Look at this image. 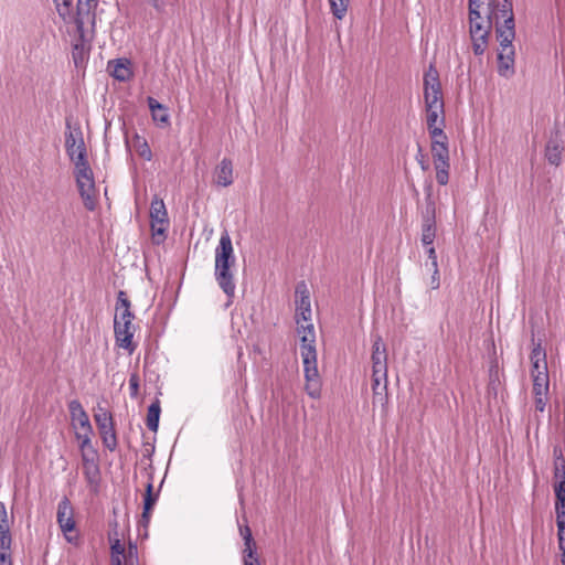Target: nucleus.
Instances as JSON below:
<instances>
[{
	"label": "nucleus",
	"mask_w": 565,
	"mask_h": 565,
	"mask_svg": "<svg viewBox=\"0 0 565 565\" xmlns=\"http://www.w3.org/2000/svg\"><path fill=\"white\" fill-rule=\"evenodd\" d=\"M138 154L147 160V161H150L152 159V151L148 145V142L146 140H143L139 147H138Z\"/></svg>",
	"instance_id": "nucleus-45"
},
{
	"label": "nucleus",
	"mask_w": 565,
	"mask_h": 565,
	"mask_svg": "<svg viewBox=\"0 0 565 565\" xmlns=\"http://www.w3.org/2000/svg\"><path fill=\"white\" fill-rule=\"evenodd\" d=\"M372 374L374 376H387V362H375L372 364Z\"/></svg>",
	"instance_id": "nucleus-42"
},
{
	"label": "nucleus",
	"mask_w": 565,
	"mask_h": 565,
	"mask_svg": "<svg viewBox=\"0 0 565 565\" xmlns=\"http://www.w3.org/2000/svg\"><path fill=\"white\" fill-rule=\"evenodd\" d=\"M65 148L74 166L79 164V162L87 161L86 148L81 130L68 131L65 134Z\"/></svg>",
	"instance_id": "nucleus-9"
},
{
	"label": "nucleus",
	"mask_w": 565,
	"mask_h": 565,
	"mask_svg": "<svg viewBox=\"0 0 565 565\" xmlns=\"http://www.w3.org/2000/svg\"><path fill=\"white\" fill-rule=\"evenodd\" d=\"M416 160L418 162V164L420 166L422 170L423 171H427L429 169V163L428 161L426 160V157L425 154L423 153L422 151V148L418 147V152L416 154Z\"/></svg>",
	"instance_id": "nucleus-48"
},
{
	"label": "nucleus",
	"mask_w": 565,
	"mask_h": 565,
	"mask_svg": "<svg viewBox=\"0 0 565 565\" xmlns=\"http://www.w3.org/2000/svg\"><path fill=\"white\" fill-rule=\"evenodd\" d=\"M241 534L244 540V550L248 551V555H250V548H256L250 529L248 526H245L244 529L241 527Z\"/></svg>",
	"instance_id": "nucleus-40"
},
{
	"label": "nucleus",
	"mask_w": 565,
	"mask_h": 565,
	"mask_svg": "<svg viewBox=\"0 0 565 565\" xmlns=\"http://www.w3.org/2000/svg\"><path fill=\"white\" fill-rule=\"evenodd\" d=\"M234 264L235 263H220L215 264L214 267L215 280L230 299L227 306L232 302V298L235 296L236 289L233 273L231 271V266Z\"/></svg>",
	"instance_id": "nucleus-10"
},
{
	"label": "nucleus",
	"mask_w": 565,
	"mask_h": 565,
	"mask_svg": "<svg viewBox=\"0 0 565 565\" xmlns=\"http://www.w3.org/2000/svg\"><path fill=\"white\" fill-rule=\"evenodd\" d=\"M436 237V227L434 216H426L422 227V243L430 246Z\"/></svg>",
	"instance_id": "nucleus-22"
},
{
	"label": "nucleus",
	"mask_w": 565,
	"mask_h": 565,
	"mask_svg": "<svg viewBox=\"0 0 565 565\" xmlns=\"http://www.w3.org/2000/svg\"><path fill=\"white\" fill-rule=\"evenodd\" d=\"M72 56L75 65H78L84 61L86 56V44L84 43V41H81L73 45Z\"/></svg>",
	"instance_id": "nucleus-37"
},
{
	"label": "nucleus",
	"mask_w": 565,
	"mask_h": 565,
	"mask_svg": "<svg viewBox=\"0 0 565 565\" xmlns=\"http://www.w3.org/2000/svg\"><path fill=\"white\" fill-rule=\"evenodd\" d=\"M431 139V156L434 164L449 163V149H448V137L443 134L440 138L436 137Z\"/></svg>",
	"instance_id": "nucleus-17"
},
{
	"label": "nucleus",
	"mask_w": 565,
	"mask_h": 565,
	"mask_svg": "<svg viewBox=\"0 0 565 565\" xmlns=\"http://www.w3.org/2000/svg\"><path fill=\"white\" fill-rule=\"evenodd\" d=\"M2 530H10V521L6 504L0 502V531Z\"/></svg>",
	"instance_id": "nucleus-41"
},
{
	"label": "nucleus",
	"mask_w": 565,
	"mask_h": 565,
	"mask_svg": "<svg viewBox=\"0 0 565 565\" xmlns=\"http://www.w3.org/2000/svg\"><path fill=\"white\" fill-rule=\"evenodd\" d=\"M548 401V395L534 396V405L537 412L543 413L545 411Z\"/></svg>",
	"instance_id": "nucleus-47"
},
{
	"label": "nucleus",
	"mask_w": 565,
	"mask_h": 565,
	"mask_svg": "<svg viewBox=\"0 0 565 565\" xmlns=\"http://www.w3.org/2000/svg\"><path fill=\"white\" fill-rule=\"evenodd\" d=\"M0 565H12L11 556L0 554Z\"/></svg>",
	"instance_id": "nucleus-54"
},
{
	"label": "nucleus",
	"mask_w": 565,
	"mask_h": 565,
	"mask_svg": "<svg viewBox=\"0 0 565 565\" xmlns=\"http://www.w3.org/2000/svg\"><path fill=\"white\" fill-rule=\"evenodd\" d=\"M83 472L87 483L90 487L97 488L100 481V470L98 465L83 468Z\"/></svg>",
	"instance_id": "nucleus-31"
},
{
	"label": "nucleus",
	"mask_w": 565,
	"mask_h": 565,
	"mask_svg": "<svg viewBox=\"0 0 565 565\" xmlns=\"http://www.w3.org/2000/svg\"><path fill=\"white\" fill-rule=\"evenodd\" d=\"M303 364V374L306 380V393L313 399L321 396V380L317 366V351L306 349L301 354Z\"/></svg>",
	"instance_id": "nucleus-5"
},
{
	"label": "nucleus",
	"mask_w": 565,
	"mask_h": 565,
	"mask_svg": "<svg viewBox=\"0 0 565 565\" xmlns=\"http://www.w3.org/2000/svg\"><path fill=\"white\" fill-rule=\"evenodd\" d=\"M296 323L297 326L311 322L310 292L305 281L296 286Z\"/></svg>",
	"instance_id": "nucleus-7"
},
{
	"label": "nucleus",
	"mask_w": 565,
	"mask_h": 565,
	"mask_svg": "<svg viewBox=\"0 0 565 565\" xmlns=\"http://www.w3.org/2000/svg\"><path fill=\"white\" fill-rule=\"evenodd\" d=\"M75 178L78 192L83 199L85 207L89 211H93L96 206V190L93 171L88 164V161L79 162V164L75 166Z\"/></svg>",
	"instance_id": "nucleus-4"
},
{
	"label": "nucleus",
	"mask_w": 565,
	"mask_h": 565,
	"mask_svg": "<svg viewBox=\"0 0 565 565\" xmlns=\"http://www.w3.org/2000/svg\"><path fill=\"white\" fill-rule=\"evenodd\" d=\"M160 413L161 408L159 401H156L152 404H150L147 413V427L149 428V430L154 433L158 430Z\"/></svg>",
	"instance_id": "nucleus-26"
},
{
	"label": "nucleus",
	"mask_w": 565,
	"mask_h": 565,
	"mask_svg": "<svg viewBox=\"0 0 565 565\" xmlns=\"http://www.w3.org/2000/svg\"><path fill=\"white\" fill-rule=\"evenodd\" d=\"M434 167L436 170V180H437L438 184L446 185L449 181L450 164L441 162L439 164H434Z\"/></svg>",
	"instance_id": "nucleus-33"
},
{
	"label": "nucleus",
	"mask_w": 565,
	"mask_h": 565,
	"mask_svg": "<svg viewBox=\"0 0 565 565\" xmlns=\"http://www.w3.org/2000/svg\"><path fill=\"white\" fill-rule=\"evenodd\" d=\"M57 523L65 535V539L68 542H74L77 536H72L68 533H72L75 529V521L73 519V508L68 501V499L64 498L60 501L57 507Z\"/></svg>",
	"instance_id": "nucleus-12"
},
{
	"label": "nucleus",
	"mask_w": 565,
	"mask_h": 565,
	"mask_svg": "<svg viewBox=\"0 0 565 565\" xmlns=\"http://www.w3.org/2000/svg\"><path fill=\"white\" fill-rule=\"evenodd\" d=\"M372 390L374 399L379 398V401H382L383 397L386 396L387 376L380 377L372 374Z\"/></svg>",
	"instance_id": "nucleus-29"
},
{
	"label": "nucleus",
	"mask_w": 565,
	"mask_h": 565,
	"mask_svg": "<svg viewBox=\"0 0 565 565\" xmlns=\"http://www.w3.org/2000/svg\"><path fill=\"white\" fill-rule=\"evenodd\" d=\"M565 565V564H564Z\"/></svg>",
	"instance_id": "nucleus-57"
},
{
	"label": "nucleus",
	"mask_w": 565,
	"mask_h": 565,
	"mask_svg": "<svg viewBox=\"0 0 565 565\" xmlns=\"http://www.w3.org/2000/svg\"><path fill=\"white\" fill-rule=\"evenodd\" d=\"M104 446L114 451L117 447V436L114 428L111 414L104 408H99L94 415Z\"/></svg>",
	"instance_id": "nucleus-6"
},
{
	"label": "nucleus",
	"mask_w": 565,
	"mask_h": 565,
	"mask_svg": "<svg viewBox=\"0 0 565 565\" xmlns=\"http://www.w3.org/2000/svg\"><path fill=\"white\" fill-rule=\"evenodd\" d=\"M150 223L153 237L164 236L169 225L168 212L163 200L157 196L151 201Z\"/></svg>",
	"instance_id": "nucleus-8"
},
{
	"label": "nucleus",
	"mask_w": 565,
	"mask_h": 565,
	"mask_svg": "<svg viewBox=\"0 0 565 565\" xmlns=\"http://www.w3.org/2000/svg\"><path fill=\"white\" fill-rule=\"evenodd\" d=\"M555 513L557 527H563V524H565V504L555 503Z\"/></svg>",
	"instance_id": "nucleus-43"
},
{
	"label": "nucleus",
	"mask_w": 565,
	"mask_h": 565,
	"mask_svg": "<svg viewBox=\"0 0 565 565\" xmlns=\"http://www.w3.org/2000/svg\"><path fill=\"white\" fill-rule=\"evenodd\" d=\"M546 160L553 166H559L562 162V147L556 141H550L545 149Z\"/></svg>",
	"instance_id": "nucleus-28"
},
{
	"label": "nucleus",
	"mask_w": 565,
	"mask_h": 565,
	"mask_svg": "<svg viewBox=\"0 0 565 565\" xmlns=\"http://www.w3.org/2000/svg\"><path fill=\"white\" fill-rule=\"evenodd\" d=\"M562 468L565 469V466L562 465L561 467L558 465H555V471H554V476L556 479H559L562 480Z\"/></svg>",
	"instance_id": "nucleus-55"
},
{
	"label": "nucleus",
	"mask_w": 565,
	"mask_h": 565,
	"mask_svg": "<svg viewBox=\"0 0 565 565\" xmlns=\"http://www.w3.org/2000/svg\"><path fill=\"white\" fill-rule=\"evenodd\" d=\"M97 6V0H77L76 4V29L81 33V36H83L84 32V24H85V17L89 15L92 10Z\"/></svg>",
	"instance_id": "nucleus-21"
},
{
	"label": "nucleus",
	"mask_w": 565,
	"mask_h": 565,
	"mask_svg": "<svg viewBox=\"0 0 565 565\" xmlns=\"http://www.w3.org/2000/svg\"><path fill=\"white\" fill-rule=\"evenodd\" d=\"M58 15L66 21L71 17L72 0H54Z\"/></svg>",
	"instance_id": "nucleus-35"
},
{
	"label": "nucleus",
	"mask_w": 565,
	"mask_h": 565,
	"mask_svg": "<svg viewBox=\"0 0 565 565\" xmlns=\"http://www.w3.org/2000/svg\"><path fill=\"white\" fill-rule=\"evenodd\" d=\"M68 411L72 419V426L75 429H86L92 427L89 417L82 404L77 399H73L68 403Z\"/></svg>",
	"instance_id": "nucleus-16"
},
{
	"label": "nucleus",
	"mask_w": 565,
	"mask_h": 565,
	"mask_svg": "<svg viewBox=\"0 0 565 565\" xmlns=\"http://www.w3.org/2000/svg\"><path fill=\"white\" fill-rule=\"evenodd\" d=\"M505 14L504 23L498 26V73L500 76L509 77L514 74L515 51L513 40L515 38L514 14L510 10H502Z\"/></svg>",
	"instance_id": "nucleus-3"
},
{
	"label": "nucleus",
	"mask_w": 565,
	"mask_h": 565,
	"mask_svg": "<svg viewBox=\"0 0 565 565\" xmlns=\"http://www.w3.org/2000/svg\"><path fill=\"white\" fill-rule=\"evenodd\" d=\"M559 548L562 551V563L565 564V546Z\"/></svg>",
	"instance_id": "nucleus-56"
},
{
	"label": "nucleus",
	"mask_w": 565,
	"mask_h": 565,
	"mask_svg": "<svg viewBox=\"0 0 565 565\" xmlns=\"http://www.w3.org/2000/svg\"><path fill=\"white\" fill-rule=\"evenodd\" d=\"M135 316L130 310V301L126 297L124 291L118 292L117 305H116V313L114 319H119L121 322H127L132 324Z\"/></svg>",
	"instance_id": "nucleus-20"
},
{
	"label": "nucleus",
	"mask_w": 565,
	"mask_h": 565,
	"mask_svg": "<svg viewBox=\"0 0 565 565\" xmlns=\"http://www.w3.org/2000/svg\"><path fill=\"white\" fill-rule=\"evenodd\" d=\"M148 106L151 110L152 118L156 121H160L162 124H167L169 121V115L167 113L166 107L160 104L157 99L153 97H148Z\"/></svg>",
	"instance_id": "nucleus-24"
},
{
	"label": "nucleus",
	"mask_w": 565,
	"mask_h": 565,
	"mask_svg": "<svg viewBox=\"0 0 565 565\" xmlns=\"http://www.w3.org/2000/svg\"><path fill=\"white\" fill-rule=\"evenodd\" d=\"M530 360H531L530 373H531L532 380H539V377L550 379L547 361H546V352L542 348L541 343H537L534 345V348L531 351Z\"/></svg>",
	"instance_id": "nucleus-13"
},
{
	"label": "nucleus",
	"mask_w": 565,
	"mask_h": 565,
	"mask_svg": "<svg viewBox=\"0 0 565 565\" xmlns=\"http://www.w3.org/2000/svg\"><path fill=\"white\" fill-rule=\"evenodd\" d=\"M554 492L556 497L555 503H562L565 504V469L562 468V480L558 481V483L554 487Z\"/></svg>",
	"instance_id": "nucleus-38"
},
{
	"label": "nucleus",
	"mask_w": 565,
	"mask_h": 565,
	"mask_svg": "<svg viewBox=\"0 0 565 565\" xmlns=\"http://www.w3.org/2000/svg\"><path fill=\"white\" fill-rule=\"evenodd\" d=\"M11 543L10 530L0 531V554L10 555Z\"/></svg>",
	"instance_id": "nucleus-36"
},
{
	"label": "nucleus",
	"mask_w": 565,
	"mask_h": 565,
	"mask_svg": "<svg viewBox=\"0 0 565 565\" xmlns=\"http://www.w3.org/2000/svg\"><path fill=\"white\" fill-rule=\"evenodd\" d=\"M244 557V565H260L259 559L256 556V548H250V555H248V551H243Z\"/></svg>",
	"instance_id": "nucleus-44"
},
{
	"label": "nucleus",
	"mask_w": 565,
	"mask_h": 565,
	"mask_svg": "<svg viewBox=\"0 0 565 565\" xmlns=\"http://www.w3.org/2000/svg\"><path fill=\"white\" fill-rule=\"evenodd\" d=\"M124 565H139L138 564V547L135 543H129L127 553L122 556Z\"/></svg>",
	"instance_id": "nucleus-34"
},
{
	"label": "nucleus",
	"mask_w": 565,
	"mask_h": 565,
	"mask_svg": "<svg viewBox=\"0 0 565 565\" xmlns=\"http://www.w3.org/2000/svg\"><path fill=\"white\" fill-rule=\"evenodd\" d=\"M82 462L83 468L98 465L96 450L89 449L88 451H82Z\"/></svg>",
	"instance_id": "nucleus-39"
},
{
	"label": "nucleus",
	"mask_w": 565,
	"mask_h": 565,
	"mask_svg": "<svg viewBox=\"0 0 565 565\" xmlns=\"http://www.w3.org/2000/svg\"><path fill=\"white\" fill-rule=\"evenodd\" d=\"M424 99L429 136L440 138L445 134V108L439 74L433 65L424 75Z\"/></svg>",
	"instance_id": "nucleus-2"
},
{
	"label": "nucleus",
	"mask_w": 565,
	"mask_h": 565,
	"mask_svg": "<svg viewBox=\"0 0 565 565\" xmlns=\"http://www.w3.org/2000/svg\"><path fill=\"white\" fill-rule=\"evenodd\" d=\"M532 382H533V388H532L533 397L548 395L550 379L539 377V380H532Z\"/></svg>",
	"instance_id": "nucleus-32"
},
{
	"label": "nucleus",
	"mask_w": 565,
	"mask_h": 565,
	"mask_svg": "<svg viewBox=\"0 0 565 565\" xmlns=\"http://www.w3.org/2000/svg\"><path fill=\"white\" fill-rule=\"evenodd\" d=\"M330 10L333 17L338 20H342L348 12L350 0H328Z\"/></svg>",
	"instance_id": "nucleus-30"
},
{
	"label": "nucleus",
	"mask_w": 565,
	"mask_h": 565,
	"mask_svg": "<svg viewBox=\"0 0 565 565\" xmlns=\"http://www.w3.org/2000/svg\"><path fill=\"white\" fill-rule=\"evenodd\" d=\"M93 427H88L85 430L84 429H75V437L78 440V443L86 440L87 438H92L93 436Z\"/></svg>",
	"instance_id": "nucleus-46"
},
{
	"label": "nucleus",
	"mask_w": 565,
	"mask_h": 565,
	"mask_svg": "<svg viewBox=\"0 0 565 565\" xmlns=\"http://www.w3.org/2000/svg\"><path fill=\"white\" fill-rule=\"evenodd\" d=\"M129 64L130 62L126 58L116 60L111 75L120 82L128 81L131 76Z\"/></svg>",
	"instance_id": "nucleus-25"
},
{
	"label": "nucleus",
	"mask_w": 565,
	"mask_h": 565,
	"mask_svg": "<svg viewBox=\"0 0 565 565\" xmlns=\"http://www.w3.org/2000/svg\"><path fill=\"white\" fill-rule=\"evenodd\" d=\"M428 258L430 259V265L433 267H438L437 254L435 247L433 245L427 248Z\"/></svg>",
	"instance_id": "nucleus-50"
},
{
	"label": "nucleus",
	"mask_w": 565,
	"mask_h": 565,
	"mask_svg": "<svg viewBox=\"0 0 565 565\" xmlns=\"http://www.w3.org/2000/svg\"><path fill=\"white\" fill-rule=\"evenodd\" d=\"M114 333L116 344L132 354L136 350V344L132 342L135 328L132 324L121 322L119 319H114Z\"/></svg>",
	"instance_id": "nucleus-11"
},
{
	"label": "nucleus",
	"mask_w": 565,
	"mask_h": 565,
	"mask_svg": "<svg viewBox=\"0 0 565 565\" xmlns=\"http://www.w3.org/2000/svg\"><path fill=\"white\" fill-rule=\"evenodd\" d=\"M371 360L372 364H374L375 362H387L386 347L383 342L382 337L379 334H376L373 338Z\"/></svg>",
	"instance_id": "nucleus-23"
},
{
	"label": "nucleus",
	"mask_w": 565,
	"mask_h": 565,
	"mask_svg": "<svg viewBox=\"0 0 565 565\" xmlns=\"http://www.w3.org/2000/svg\"><path fill=\"white\" fill-rule=\"evenodd\" d=\"M502 10L513 13L510 0H469V35L476 55H482L488 49L492 25L504 23L505 14Z\"/></svg>",
	"instance_id": "nucleus-1"
},
{
	"label": "nucleus",
	"mask_w": 565,
	"mask_h": 565,
	"mask_svg": "<svg viewBox=\"0 0 565 565\" xmlns=\"http://www.w3.org/2000/svg\"><path fill=\"white\" fill-rule=\"evenodd\" d=\"M152 491H153V484H152V481L150 480L146 487V495H145V501H143L142 519L146 522L149 521L150 510L152 509V507L154 505V503L158 499V494H153Z\"/></svg>",
	"instance_id": "nucleus-27"
},
{
	"label": "nucleus",
	"mask_w": 565,
	"mask_h": 565,
	"mask_svg": "<svg viewBox=\"0 0 565 565\" xmlns=\"http://www.w3.org/2000/svg\"><path fill=\"white\" fill-rule=\"evenodd\" d=\"M110 543V562L111 565H119L122 563V556L126 552L125 546L121 544L118 532H117V522L114 523V531L108 535Z\"/></svg>",
	"instance_id": "nucleus-19"
},
{
	"label": "nucleus",
	"mask_w": 565,
	"mask_h": 565,
	"mask_svg": "<svg viewBox=\"0 0 565 565\" xmlns=\"http://www.w3.org/2000/svg\"><path fill=\"white\" fill-rule=\"evenodd\" d=\"M297 332L300 337V354L306 352V349L310 351L316 350V334L312 323L297 326Z\"/></svg>",
	"instance_id": "nucleus-18"
},
{
	"label": "nucleus",
	"mask_w": 565,
	"mask_h": 565,
	"mask_svg": "<svg viewBox=\"0 0 565 565\" xmlns=\"http://www.w3.org/2000/svg\"><path fill=\"white\" fill-rule=\"evenodd\" d=\"M79 449H81V452L88 451L89 449H94L92 446V438H87L86 440L81 441Z\"/></svg>",
	"instance_id": "nucleus-53"
},
{
	"label": "nucleus",
	"mask_w": 565,
	"mask_h": 565,
	"mask_svg": "<svg viewBox=\"0 0 565 565\" xmlns=\"http://www.w3.org/2000/svg\"><path fill=\"white\" fill-rule=\"evenodd\" d=\"M130 395L136 396L139 388V381L136 374H132L129 379Z\"/></svg>",
	"instance_id": "nucleus-49"
},
{
	"label": "nucleus",
	"mask_w": 565,
	"mask_h": 565,
	"mask_svg": "<svg viewBox=\"0 0 565 565\" xmlns=\"http://www.w3.org/2000/svg\"><path fill=\"white\" fill-rule=\"evenodd\" d=\"M433 275H431V288L438 289L439 288V270L438 267H433Z\"/></svg>",
	"instance_id": "nucleus-51"
},
{
	"label": "nucleus",
	"mask_w": 565,
	"mask_h": 565,
	"mask_svg": "<svg viewBox=\"0 0 565 565\" xmlns=\"http://www.w3.org/2000/svg\"><path fill=\"white\" fill-rule=\"evenodd\" d=\"M214 180L216 185L227 188L233 184V162L228 158H223L221 162L215 167Z\"/></svg>",
	"instance_id": "nucleus-14"
},
{
	"label": "nucleus",
	"mask_w": 565,
	"mask_h": 565,
	"mask_svg": "<svg viewBox=\"0 0 565 565\" xmlns=\"http://www.w3.org/2000/svg\"><path fill=\"white\" fill-rule=\"evenodd\" d=\"M557 536H558L559 547H564L565 546V524H563V527H557Z\"/></svg>",
	"instance_id": "nucleus-52"
},
{
	"label": "nucleus",
	"mask_w": 565,
	"mask_h": 565,
	"mask_svg": "<svg viewBox=\"0 0 565 565\" xmlns=\"http://www.w3.org/2000/svg\"><path fill=\"white\" fill-rule=\"evenodd\" d=\"M220 263H235L233 244L227 232L221 235L215 248V264Z\"/></svg>",
	"instance_id": "nucleus-15"
}]
</instances>
